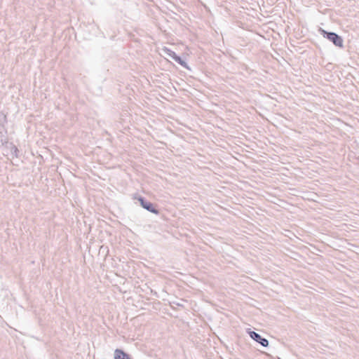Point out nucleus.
Segmentation results:
<instances>
[{
    "label": "nucleus",
    "mask_w": 359,
    "mask_h": 359,
    "mask_svg": "<svg viewBox=\"0 0 359 359\" xmlns=\"http://www.w3.org/2000/svg\"><path fill=\"white\" fill-rule=\"evenodd\" d=\"M139 201L144 208L147 209V210L153 213H158V210L154 208L153 205L150 202L144 201V199L142 198H140Z\"/></svg>",
    "instance_id": "20e7f679"
},
{
    "label": "nucleus",
    "mask_w": 359,
    "mask_h": 359,
    "mask_svg": "<svg viewBox=\"0 0 359 359\" xmlns=\"http://www.w3.org/2000/svg\"><path fill=\"white\" fill-rule=\"evenodd\" d=\"M321 32L324 36L326 35L327 38L330 41H331L335 46L339 47L343 46V39L337 34L333 32H327L325 30H322Z\"/></svg>",
    "instance_id": "f257e3e1"
},
{
    "label": "nucleus",
    "mask_w": 359,
    "mask_h": 359,
    "mask_svg": "<svg viewBox=\"0 0 359 359\" xmlns=\"http://www.w3.org/2000/svg\"><path fill=\"white\" fill-rule=\"evenodd\" d=\"M114 353L115 359H130L129 356L121 350L116 349Z\"/></svg>",
    "instance_id": "39448f33"
},
{
    "label": "nucleus",
    "mask_w": 359,
    "mask_h": 359,
    "mask_svg": "<svg viewBox=\"0 0 359 359\" xmlns=\"http://www.w3.org/2000/svg\"><path fill=\"white\" fill-rule=\"evenodd\" d=\"M250 335L254 340L260 343L263 346H268L269 342H268L267 339L262 338V337L259 334L256 333L255 332H250Z\"/></svg>",
    "instance_id": "7ed1b4c3"
},
{
    "label": "nucleus",
    "mask_w": 359,
    "mask_h": 359,
    "mask_svg": "<svg viewBox=\"0 0 359 359\" xmlns=\"http://www.w3.org/2000/svg\"><path fill=\"white\" fill-rule=\"evenodd\" d=\"M163 50L182 66L184 67L187 69H189V67L187 66V63L184 61H183L179 56H177L175 52L168 49V48H164Z\"/></svg>",
    "instance_id": "f03ea898"
}]
</instances>
